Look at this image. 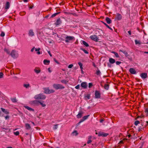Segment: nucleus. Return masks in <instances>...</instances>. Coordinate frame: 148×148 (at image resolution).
<instances>
[{
  "label": "nucleus",
  "mask_w": 148,
  "mask_h": 148,
  "mask_svg": "<svg viewBox=\"0 0 148 148\" xmlns=\"http://www.w3.org/2000/svg\"><path fill=\"white\" fill-rule=\"evenodd\" d=\"M53 88L56 90L62 89L64 88V87L62 85L59 84H54L53 85Z\"/></svg>",
  "instance_id": "obj_1"
},
{
  "label": "nucleus",
  "mask_w": 148,
  "mask_h": 148,
  "mask_svg": "<svg viewBox=\"0 0 148 148\" xmlns=\"http://www.w3.org/2000/svg\"><path fill=\"white\" fill-rule=\"evenodd\" d=\"M34 98L36 99H45L46 98V96L42 94H40L35 95Z\"/></svg>",
  "instance_id": "obj_2"
},
{
  "label": "nucleus",
  "mask_w": 148,
  "mask_h": 148,
  "mask_svg": "<svg viewBox=\"0 0 148 148\" xmlns=\"http://www.w3.org/2000/svg\"><path fill=\"white\" fill-rule=\"evenodd\" d=\"M29 103L31 105L33 106H38L40 104L39 101L37 100L30 101Z\"/></svg>",
  "instance_id": "obj_3"
},
{
  "label": "nucleus",
  "mask_w": 148,
  "mask_h": 148,
  "mask_svg": "<svg viewBox=\"0 0 148 148\" xmlns=\"http://www.w3.org/2000/svg\"><path fill=\"white\" fill-rule=\"evenodd\" d=\"M44 93L46 94H50L54 92L55 90L53 89L50 90L49 88H44Z\"/></svg>",
  "instance_id": "obj_4"
},
{
  "label": "nucleus",
  "mask_w": 148,
  "mask_h": 148,
  "mask_svg": "<svg viewBox=\"0 0 148 148\" xmlns=\"http://www.w3.org/2000/svg\"><path fill=\"white\" fill-rule=\"evenodd\" d=\"M66 40L65 41L66 42L68 43L69 42V40H75V37L73 36H67L66 38Z\"/></svg>",
  "instance_id": "obj_5"
},
{
  "label": "nucleus",
  "mask_w": 148,
  "mask_h": 148,
  "mask_svg": "<svg viewBox=\"0 0 148 148\" xmlns=\"http://www.w3.org/2000/svg\"><path fill=\"white\" fill-rule=\"evenodd\" d=\"M10 55L13 58H16L18 56V54L16 53V51L15 50H13L11 52Z\"/></svg>",
  "instance_id": "obj_6"
},
{
  "label": "nucleus",
  "mask_w": 148,
  "mask_h": 148,
  "mask_svg": "<svg viewBox=\"0 0 148 148\" xmlns=\"http://www.w3.org/2000/svg\"><path fill=\"white\" fill-rule=\"evenodd\" d=\"M90 38L91 39L96 42H97L99 40L97 36L96 35L91 36H90Z\"/></svg>",
  "instance_id": "obj_7"
},
{
  "label": "nucleus",
  "mask_w": 148,
  "mask_h": 148,
  "mask_svg": "<svg viewBox=\"0 0 148 148\" xmlns=\"http://www.w3.org/2000/svg\"><path fill=\"white\" fill-rule=\"evenodd\" d=\"M108 135V134L107 133H106L102 132H99V136H103V137H106Z\"/></svg>",
  "instance_id": "obj_8"
},
{
  "label": "nucleus",
  "mask_w": 148,
  "mask_h": 148,
  "mask_svg": "<svg viewBox=\"0 0 148 148\" xmlns=\"http://www.w3.org/2000/svg\"><path fill=\"white\" fill-rule=\"evenodd\" d=\"M81 86L83 88L86 89L88 86L87 83L86 82H82L81 84Z\"/></svg>",
  "instance_id": "obj_9"
},
{
  "label": "nucleus",
  "mask_w": 148,
  "mask_h": 148,
  "mask_svg": "<svg viewBox=\"0 0 148 148\" xmlns=\"http://www.w3.org/2000/svg\"><path fill=\"white\" fill-rule=\"evenodd\" d=\"M95 98H99L101 97V94L99 91L96 90L95 93Z\"/></svg>",
  "instance_id": "obj_10"
},
{
  "label": "nucleus",
  "mask_w": 148,
  "mask_h": 148,
  "mask_svg": "<svg viewBox=\"0 0 148 148\" xmlns=\"http://www.w3.org/2000/svg\"><path fill=\"white\" fill-rule=\"evenodd\" d=\"M62 21L60 18L57 19L56 22L54 24L56 26H57L60 24L62 23Z\"/></svg>",
  "instance_id": "obj_11"
},
{
  "label": "nucleus",
  "mask_w": 148,
  "mask_h": 148,
  "mask_svg": "<svg viewBox=\"0 0 148 148\" xmlns=\"http://www.w3.org/2000/svg\"><path fill=\"white\" fill-rule=\"evenodd\" d=\"M1 109L2 112L5 114H9V112L7 110L4 109L2 108H1Z\"/></svg>",
  "instance_id": "obj_12"
},
{
  "label": "nucleus",
  "mask_w": 148,
  "mask_h": 148,
  "mask_svg": "<svg viewBox=\"0 0 148 148\" xmlns=\"http://www.w3.org/2000/svg\"><path fill=\"white\" fill-rule=\"evenodd\" d=\"M140 76L143 79H145L147 77V74L146 73H142Z\"/></svg>",
  "instance_id": "obj_13"
},
{
  "label": "nucleus",
  "mask_w": 148,
  "mask_h": 148,
  "mask_svg": "<svg viewBox=\"0 0 148 148\" xmlns=\"http://www.w3.org/2000/svg\"><path fill=\"white\" fill-rule=\"evenodd\" d=\"M130 72L132 74H134L136 73V71L135 70L132 68H131L130 69Z\"/></svg>",
  "instance_id": "obj_14"
},
{
  "label": "nucleus",
  "mask_w": 148,
  "mask_h": 148,
  "mask_svg": "<svg viewBox=\"0 0 148 148\" xmlns=\"http://www.w3.org/2000/svg\"><path fill=\"white\" fill-rule=\"evenodd\" d=\"M122 18V16L119 13L117 14L116 16V19L118 20H120Z\"/></svg>",
  "instance_id": "obj_15"
},
{
  "label": "nucleus",
  "mask_w": 148,
  "mask_h": 148,
  "mask_svg": "<svg viewBox=\"0 0 148 148\" xmlns=\"http://www.w3.org/2000/svg\"><path fill=\"white\" fill-rule=\"evenodd\" d=\"M34 72L37 74L39 73L41 71V70L40 69L37 67L36 68L34 69Z\"/></svg>",
  "instance_id": "obj_16"
},
{
  "label": "nucleus",
  "mask_w": 148,
  "mask_h": 148,
  "mask_svg": "<svg viewBox=\"0 0 148 148\" xmlns=\"http://www.w3.org/2000/svg\"><path fill=\"white\" fill-rule=\"evenodd\" d=\"M29 35L30 36H32L34 35V33L32 29L30 30L29 32Z\"/></svg>",
  "instance_id": "obj_17"
},
{
  "label": "nucleus",
  "mask_w": 148,
  "mask_h": 148,
  "mask_svg": "<svg viewBox=\"0 0 148 148\" xmlns=\"http://www.w3.org/2000/svg\"><path fill=\"white\" fill-rule=\"evenodd\" d=\"M83 112H79L78 114L77 115V117L78 118H81L82 116V115L83 114Z\"/></svg>",
  "instance_id": "obj_18"
},
{
  "label": "nucleus",
  "mask_w": 148,
  "mask_h": 148,
  "mask_svg": "<svg viewBox=\"0 0 148 148\" xmlns=\"http://www.w3.org/2000/svg\"><path fill=\"white\" fill-rule=\"evenodd\" d=\"M106 21L108 24H110L111 23V20L110 18L108 17H106Z\"/></svg>",
  "instance_id": "obj_19"
},
{
  "label": "nucleus",
  "mask_w": 148,
  "mask_h": 148,
  "mask_svg": "<svg viewBox=\"0 0 148 148\" xmlns=\"http://www.w3.org/2000/svg\"><path fill=\"white\" fill-rule=\"evenodd\" d=\"M50 61L49 60H44L43 61V63L45 65H48L49 64Z\"/></svg>",
  "instance_id": "obj_20"
},
{
  "label": "nucleus",
  "mask_w": 148,
  "mask_h": 148,
  "mask_svg": "<svg viewBox=\"0 0 148 148\" xmlns=\"http://www.w3.org/2000/svg\"><path fill=\"white\" fill-rule=\"evenodd\" d=\"M10 7V3L9 2H7L5 4V8L6 9H8Z\"/></svg>",
  "instance_id": "obj_21"
},
{
  "label": "nucleus",
  "mask_w": 148,
  "mask_h": 148,
  "mask_svg": "<svg viewBox=\"0 0 148 148\" xmlns=\"http://www.w3.org/2000/svg\"><path fill=\"white\" fill-rule=\"evenodd\" d=\"M119 51H121L123 53H124L125 54V56L126 57H127L129 56V55L125 51H123L121 50H120Z\"/></svg>",
  "instance_id": "obj_22"
},
{
  "label": "nucleus",
  "mask_w": 148,
  "mask_h": 148,
  "mask_svg": "<svg viewBox=\"0 0 148 148\" xmlns=\"http://www.w3.org/2000/svg\"><path fill=\"white\" fill-rule=\"evenodd\" d=\"M109 61L110 63L113 64L115 62V60L112 58H109Z\"/></svg>",
  "instance_id": "obj_23"
},
{
  "label": "nucleus",
  "mask_w": 148,
  "mask_h": 148,
  "mask_svg": "<svg viewBox=\"0 0 148 148\" xmlns=\"http://www.w3.org/2000/svg\"><path fill=\"white\" fill-rule=\"evenodd\" d=\"M25 108L27 109L29 111H34V110L27 106H25Z\"/></svg>",
  "instance_id": "obj_24"
},
{
  "label": "nucleus",
  "mask_w": 148,
  "mask_h": 148,
  "mask_svg": "<svg viewBox=\"0 0 148 148\" xmlns=\"http://www.w3.org/2000/svg\"><path fill=\"white\" fill-rule=\"evenodd\" d=\"M109 85L108 84H105L104 88L106 90H108L109 88Z\"/></svg>",
  "instance_id": "obj_25"
},
{
  "label": "nucleus",
  "mask_w": 148,
  "mask_h": 148,
  "mask_svg": "<svg viewBox=\"0 0 148 148\" xmlns=\"http://www.w3.org/2000/svg\"><path fill=\"white\" fill-rule=\"evenodd\" d=\"M92 137L91 136H88V140L87 142V144H89L90 143H91L92 140H91Z\"/></svg>",
  "instance_id": "obj_26"
},
{
  "label": "nucleus",
  "mask_w": 148,
  "mask_h": 148,
  "mask_svg": "<svg viewBox=\"0 0 148 148\" xmlns=\"http://www.w3.org/2000/svg\"><path fill=\"white\" fill-rule=\"evenodd\" d=\"M23 86L26 88H28L30 87L29 84H24L23 85Z\"/></svg>",
  "instance_id": "obj_27"
},
{
  "label": "nucleus",
  "mask_w": 148,
  "mask_h": 148,
  "mask_svg": "<svg viewBox=\"0 0 148 148\" xmlns=\"http://www.w3.org/2000/svg\"><path fill=\"white\" fill-rule=\"evenodd\" d=\"M83 44L85 45L86 47H88L89 46L88 44L85 41L83 40L82 41Z\"/></svg>",
  "instance_id": "obj_28"
},
{
  "label": "nucleus",
  "mask_w": 148,
  "mask_h": 148,
  "mask_svg": "<svg viewBox=\"0 0 148 148\" xmlns=\"http://www.w3.org/2000/svg\"><path fill=\"white\" fill-rule=\"evenodd\" d=\"M44 101H42V102L39 101L40 104L42 107H45L46 106V104L44 103Z\"/></svg>",
  "instance_id": "obj_29"
},
{
  "label": "nucleus",
  "mask_w": 148,
  "mask_h": 148,
  "mask_svg": "<svg viewBox=\"0 0 148 148\" xmlns=\"http://www.w3.org/2000/svg\"><path fill=\"white\" fill-rule=\"evenodd\" d=\"M148 125V122L147 121H145L143 123V124H142V125L143 126H147Z\"/></svg>",
  "instance_id": "obj_30"
},
{
  "label": "nucleus",
  "mask_w": 148,
  "mask_h": 148,
  "mask_svg": "<svg viewBox=\"0 0 148 148\" xmlns=\"http://www.w3.org/2000/svg\"><path fill=\"white\" fill-rule=\"evenodd\" d=\"M80 49L81 50H82L85 53L87 54H88L89 53L88 52V51L84 49H83V48H80Z\"/></svg>",
  "instance_id": "obj_31"
},
{
  "label": "nucleus",
  "mask_w": 148,
  "mask_h": 148,
  "mask_svg": "<svg viewBox=\"0 0 148 148\" xmlns=\"http://www.w3.org/2000/svg\"><path fill=\"white\" fill-rule=\"evenodd\" d=\"M60 12H57V13H55L54 14H52L51 16V18H53L54 17H55L57 15H58V14H60Z\"/></svg>",
  "instance_id": "obj_32"
},
{
  "label": "nucleus",
  "mask_w": 148,
  "mask_h": 148,
  "mask_svg": "<svg viewBox=\"0 0 148 148\" xmlns=\"http://www.w3.org/2000/svg\"><path fill=\"white\" fill-rule=\"evenodd\" d=\"M25 127L27 130H29L31 128L30 126L28 124H25Z\"/></svg>",
  "instance_id": "obj_33"
},
{
  "label": "nucleus",
  "mask_w": 148,
  "mask_h": 148,
  "mask_svg": "<svg viewBox=\"0 0 148 148\" xmlns=\"http://www.w3.org/2000/svg\"><path fill=\"white\" fill-rule=\"evenodd\" d=\"M72 134H73V136H76L78 134V133L77 131L74 130Z\"/></svg>",
  "instance_id": "obj_34"
},
{
  "label": "nucleus",
  "mask_w": 148,
  "mask_h": 148,
  "mask_svg": "<svg viewBox=\"0 0 148 148\" xmlns=\"http://www.w3.org/2000/svg\"><path fill=\"white\" fill-rule=\"evenodd\" d=\"M90 116L89 115H86V116H84L83 117V119H82V120H85L86 119H87V118H88V117Z\"/></svg>",
  "instance_id": "obj_35"
},
{
  "label": "nucleus",
  "mask_w": 148,
  "mask_h": 148,
  "mask_svg": "<svg viewBox=\"0 0 148 148\" xmlns=\"http://www.w3.org/2000/svg\"><path fill=\"white\" fill-rule=\"evenodd\" d=\"M11 100L13 102L15 103L17 102V100L16 99V98H12L11 99Z\"/></svg>",
  "instance_id": "obj_36"
},
{
  "label": "nucleus",
  "mask_w": 148,
  "mask_h": 148,
  "mask_svg": "<svg viewBox=\"0 0 148 148\" xmlns=\"http://www.w3.org/2000/svg\"><path fill=\"white\" fill-rule=\"evenodd\" d=\"M112 53H114L115 56L117 57V58H119V56L118 54V53L116 52H115L114 51H112Z\"/></svg>",
  "instance_id": "obj_37"
},
{
  "label": "nucleus",
  "mask_w": 148,
  "mask_h": 148,
  "mask_svg": "<svg viewBox=\"0 0 148 148\" xmlns=\"http://www.w3.org/2000/svg\"><path fill=\"white\" fill-rule=\"evenodd\" d=\"M101 73V72L99 70H98L96 72V74L97 75H100Z\"/></svg>",
  "instance_id": "obj_38"
},
{
  "label": "nucleus",
  "mask_w": 148,
  "mask_h": 148,
  "mask_svg": "<svg viewBox=\"0 0 148 148\" xmlns=\"http://www.w3.org/2000/svg\"><path fill=\"white\" fill-rule=\"evenodd\" d=\"M26 14L25 12V11H23L22 12H21L20 13V14L21 16H23L25 15Z\"/></svg>",
  "instance_id": "obj_39"
},
{
  "label": "nucleus",
  "mask_w": 148,
  "mask_h": 148,
  "mask_svg": "<svg viewBox=\"0 0 148 148\" xmlns=\"http://www.w3.org/2000/svg\"><path fill=\"white\" fill-rule=\"evenodd\" d=\"M4 51L5 52H6L7 54H10V51L8 49H4Z\"/></svg>",
  "instance_id": "obj_40"
},
{
  "label": "nucleus",
  "mask_w": 148,
  "mask_h": 148,
  "mask_svg": "<svg viewBox=\"0 0 148 148\" xmlns=\"http://www.w3.org/2000/svg\"><path fill=\"white\" fill-rule=\"evenodd\" d=\"M68 81H67L66 80H63L61 81V82L62 83H64L66 84L67 82Z\"/></svg>",
  "instance_id": "obj_41"
},
{
  "label": "nucleus",
  "mask_w": 148,
  "mask_h": 148,
  "mask_svg": "<svg viewBox=\"0 0 148 148\" xmlns=\"http://www.w3.org/2000/svg\"><path fill=\"white\" fill-rule=\"evenodd\" d=\"M85 97L87 98L88 99H89L90 98V95L89 94H88L85 96Z\"/></svg>",
  "instance_id": "obj_42"
},
{
  "label": "nucleus",
  "mask_w": 148,
  "mask_h": 148,
  "mask_svg": "<svg viewBox=\"0 0 148 148\" xmlns=\"http://www.w3.org/2000/svg\"><path fill=\"white\" fill-rule=\"evenodd\" d=\"M78 64L80 66V67L81 69H82V64L80 62H79L78 63Z\"/></svg>",
  "instance_id": "obj_43"
},
{
  "label": "nucleus",
  "mask_w": 148,
  "mask_h": 148,
  "mask_svg": "<svg viewBox=\"0 0 148 148\" xmlns=\"http://www.w3.org/2000/svg\"><path fill=\"white\" fill-rule=\"evenodd\" d=\"M4 117H5V120H7V119H9V117H10V116H9L8 115H7L6 116H4Z\"/></svg>",
  "instance_id": "obj_44"
},
{
  "label": "nucleus",
  "mask_w": 148,
  "mask_h": 148,
  "mask_svg": "<svg viewBox=\"0 0 148 148\" xmlns=\"http://www.w3.org/2000/svg\"><path fill=\"white\" fill-rule=\"evenodd\" d=\"M14 135H15L16 136H17V135H18L19 134V133L18 131H16V132H14Z\"/></svg>",
  "instance_id": "obj_45"
},
{
  "label": "nucleus",
  "mask_w": 148,
  "mask_h": 148,
  "mask_svg": "<svg viewBox=\"0 0 148 148\" xmlns=\"http://www.w3.org/2000/svg\"><path fill=\"white\" fill-rule=\"evenodd\" d=\"M135 44L136 45L138 44H140V42L137 41L136 40H135Z\"/></svg>",
  "instance_id": "obj_46"
},
{
  "label": "nucleus",
  "mask_w": 148,
  "mask_h": 148,
  "mask_svg": "<svg viewBox=\"0 0 148 148\" xmlns=\"http://www.w3.org/2000/svg\"><path fill=\"white\" fill-rule=\"evenodd\" d=\"M139 123V121H135V124L136 125H137Z\"/></svg>",
  "instance_id": "obj_47"
},
{
  "label": "nucleus",
  "mask_w": 148,
  "mask_h": 148,
  "mask_svg": "<svg viewBox=\"0 0 148 148\" xmlns=\"http://www.w3.org/2000/svg\"><path fill=\"white\" fill-rule=\"evenodd\" d=\"M88 85V87L89 88H91L92 86V84L91 83H89Z\"/></svg>",
  "instance_id": "obj_48"
},
{
  "label": "nucleus",
  "mask_w": 148,
  "mask_h": 148,
  "mask_svg": "<svg viewBox=\"0 0 148 148\" xmlns=\"http://www.w3.org/2000/svg\"><path fill=\"white\" fill-rule=\"evenodd\" d=\"M58 125H56L53 127V128L54 130L58 128Z\"/></svg>",
  "instance_id": "obj_49"
},
{
  "label": "nucleus",
  "mask_w": 148,
  "mask_h": 148,
  "mask_svg": "<svg viewBox=\"0 0 148 148\" xmlns=\"http://www.w3.org/2000/svg\"><path fill=\"white\" fill-rule=\"evenodd\" d=\"M3 74L2 72H0V78L3 77Z\"/></svg>",
  "instance_id": "obj_50"
},
{
  "label": "nucleus",
  "mask_w": 148,
  "mask_h": 148,
  "mask_svg": "<svg viewBox=\"0 0 148 148\" xmlns=\"http://www.w3.org/2000/svg\"><path fill=\"white\" fill-rule=\"evenodd\" d=\"M0 36L2 37H3L5 36V33L3 32H2Z\"/></svg>",
  "instance_id": "obj_51"
},
{
  "label": "nucleus",
  "mask_w": 148,
  "mask_h": 148,
  "mask_svg": "<svg viewBox=\"0 0 148 148\" xmlns=\"http://www.w3.org/2000/svg\"><path fill=\"white\" fill-rule=\"evenodd\" d=\"M101 22L107 27H109V26L107 24H106V23H104V22L102 21H101Z\"/></svg>",
  "instance_id": "obj_52"
},
{
  "label": "nucleus",
  "mask_w": 148,
  "mask_h": 148,
  "mask_svg": "<svg viewBox=\"0 0 148 148\" xmlns=\"http://www.w3.org/2000/svg\"><path fill=\"white\" fill-rule=\"evenodd\" d=\"M73 64H71L69 65V66H68V67L69 68H71L73 67Z\"/></svg>",
  "instance_id": "obj_53"
},
{
  "label": "nucleus",
  "mask_w": 148,
  "mask_h": 148,
  "mask_svg": "<svg viewBox=\"0 0 148 148\" xmlns=\"http://www.w3.org/2000/svg\"><path fill=\"white\" fill-rule=\"evenodd\" d=\"M54 61L57 64H59L60 63L58 62L57 60L55 58H54L53 59Z\"/></svg>",
  "instance_id": "obj_54"
},
{
  "label": "nucleus",
  "mask_w": 148,
  "mask_h": 148,
  "mask_svg": "<svg viewBox=\"0 0 148 148\" xmlns=\"http://www.w3.org/2000/svg\"><path fill=\"white\" fill-rule=\"evenodd\" d=\"M80 85L79 84L77 85L75 87V88L77 89H79V88Z\"/></svg>",
  "instance_id": "obj_55"
},
{
  "label": "nucleus",
  "mask_w": 148,
  "mask_h": 148,
  "mask_svg": "<svg viewBox=\"0 0 148 148\" xmlns=\"http://www.w3.org/2000/svg\"><path fill=\"white\" fill-rule=\"evenodd\" d=\"M121 63V62L119 61H116V64L117 65H119Z\"/></svg>",
  "instance_id": "obj_56"
},
{
  "label": "nucleus",
  "mask_w": 148,
  "mask_h": 148,
  "mask_svg": "<svg viewBox=\"0 0 148 148\" xmlns=\"http://www.w3.org/2000/svg\"><path fill=\"white\" fill-rule=\"evenodd\" d=\"M40 48H38L37 49L35 48V51H39V50H40Z\"/></svg>",
  "instance_id": "obj_57"
},
{
  "label": "nucleus",
  "mask_w": 148,
  "mask_h": 148,
  "mask_svg": "<svg viewBox=\"0 0 148 148\" xmlns=\"http://www.w3.org/2000/svg\"><path fill=\"white\" fill-rule=\"evenodd\" d=\"M48 53L49 54V55L51 57H52V54H51V53H50V51H48Z\"/></svg>",
  "instance_id": "obj_58"
},
{
  "label": "nucleus",
  "mask_w": 148,
  "mask_h": 148,
  "mask_svg": "<svg viewBox=\"0 0 148 148\" xmlns=\"http://www.w3.org/2000/svg\"><path fill=\"white\" fill-rule=\"evenodd\" d=\"M145 113H148V109L146 108L145 109Z\"/></svg>",
  "instance_id": "obj_59"
},
{
  "label": "nucleus",
  "mask_w": 148,
  "mask_h": 148,
  "mask_svg": "<svg viewBox=\"0 0 148 148\" xmlns=\"http://www.w3.org/2000/svg\"><path fill=\"white\" fill-rule=\"evenodd\" d=\"M128 32L129 35H131V31H129Z\"/></svg>",
  "instance_id": "obj_60"
},
{
  "label": "nucleus",
  "mask_w": 148,
  "mask_h": 148,
  "mask_svg": "<svg viewBox=\"0 0 148 148\" xmlns=\"http://www.w3.org/2000/svg\"><path fill=\"white\" fill-rule=\"evenodd\" d=\"M34 47L32 48L31 50V51L32 52H33L34 51Z\"/></svg>",
  "instance_id": "obj_61"
},
{
  "label": "nucleus",
  "mask_w": 148,
  "mask_h": 148,
  "mask_svg": "<svg viewBox=\"0 0 148 148\" xmlns=\"http://www.w3.org/2000/svg\"><path fill=\"white\" fill-rule=\"evenodd\" d=\"M48 71L49 72V73H51V70H50V68H49L48 69Z\"/></svg>",
  "instance_id": "obj_62"
},
{
  "label": "nucleus",
  "mask_w": 148,
  "mask_h": 148,
  "mask_svg": "<svg viewBox=\"0 0 148 148\" xmlns=\"http://www.w3.org/2000/svg\"><path fill=\"white\" fill-rule=\"evenodd\" d=\"M124 143L123 140H121L120 141L119 143L121 144H123Z\"/></svg>",
  "instance_id": "obj_63"
},
{
  "label": "nucleus",
  "mask_w": 148,
  "mask_h": 148,
  "mask_svg": "<svg viewBox=\"0 0 148 148\" xmlns=\"http://www.w3.org/2000/svg\"><path fill=\"white\" fill-rule=\"evenodd\" d=\"M92 65L94 67H96V65L94 62H93Z\"/></svg>",
  "instance_id": "obj_64"
}]
</instances>
